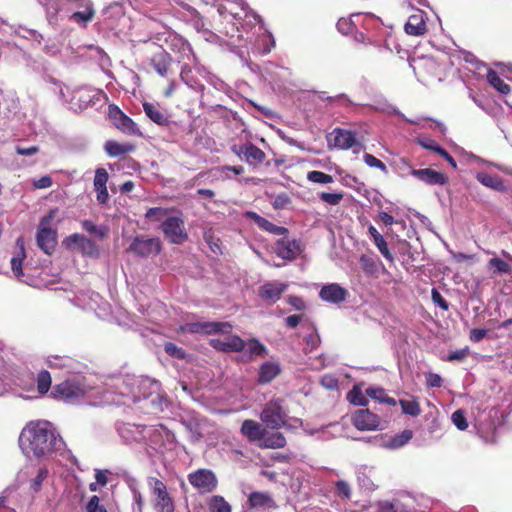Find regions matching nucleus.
Here are the masks:
<instances>
[{"label": "nucleus", "mask_w": 512, "mask_h": 512, "mask_svg": "<svg viewBox=\"0 0 512 512\" xmlns=\"http://www.w3.org/2000/svg\"><path fill=\"white\" fill-rule=\"evenodd\" d=\"M21 452L28 460H46L64 446V441L53 424L46 420L32 421L21 431Z\"/></svg>", "instance_id": "obj_1"}, {"label": "nucleus", "mask_w": 512, "mask_h": 512, "mask_svg": "<svg viewBox=\"0 0 512 512\" xmlns=\"http://www.w3.org/2000/svg\"><path fill=\"white\" fill-rule=\"evenodd\" d=\"M167 42L170 39V47L172 50L177 51L179 53V62H183L180 72V78L183 83H185L189 88L202 92L204 90V85H202L192 74V70L189 66L191 62L196 61V56L192 50L190 43L181 36L173 35L169 32H164L163 34H159L156 37L151 38V40L157 44L162 40Z\"/></svg>", "instance_id": "obj_2"}, {"label": "nucleus", "mask_w": 512, "mask_h": 512, "mask_svg": "<svg viewBox=\"0 0 512 512\" xmlns=\"http://www.w3.org/2000/svg\"><path fill=\"white\" fill-rule=\"evenodd\" d=\"M143 433L139 452L144 453L152 462L160 459L165 452L175 446L174 434L163 425H146Z\"/></svg>", "instance_id": "obj_3"}, {"label": "nucleus", "mask_w": 512, "mask_h": 512, "mask_svg": "<svg viewBox=\"0 0 512 512\" xmlns=\"http://www.w3.org/2000/svg\"><path fill=\"white\" fill-rule=\"evenodd\" d=\"M135 384H137V376L134 375L112 377L103 390L104 401L115 405L132 404V399L139 397L133 394Z\"/></svg>", "instance_id": "obj_4"}, {"label": "nucleus", "mask_w": 512, "mask_h": 512, "mask_svg": "<svg viewBox=\"0 0 512 512\" xmlns=\"http://www.w3.org/2000/svg\"><path fill=\"white\" fill-rule=\"evenodd\" d=\"M93 388L87 383L85 376L78 373L72 378L55 385L52 395L55 399L67 404L81 403Z\"/></svg>", "instance_id": "obj_5"}, {"label": "nucleus", "mask_w": 512, "mask_h": 512, "mask_svg": "<svg viewBox=\"0 0 512 512\" xmlns=\"http://www.w3.org/2000/svg\"><path fill=\"white\" fill-rule=\"evenodd\" d=\"M133 394L139 397L132 399V404L145 401L156 412H162L168 406L167 399L161 394L160 382L149 377H137Z\"/></svg>", "instance_id": "obj_6"}, {"label": "nucleus", "mask_w": 512, "mask_h": 512, "mask_svg": "<svg viewBox=\"0 0 512 512\" xmlns=\"http://www.w3.org/2000/svg\"><path fill=\"white\" fill-rule=\"evenodd\" d=\"M57 213V209L50 210L39 222L36 232V242L40 250L51 255L57 245V231L50 227Z\"/></svg>", "instance_id": "obj_7"}, {"label": "nucleus", "mask_w": 512, "mask_h": 512, "mask_svg": "<svg viewBox=\"0 0 512 512\" xmlns=\"http://www.w3.org/2000/svg\"><path fill=\"white\" fill-rule=\"evenodd\" d=\"M288 413L283 399H272L265 404L260 419L267 428L279 429L287 424Z\"/></svg>", "instance_id": "obj_8"}, {"label": "nucleus", "mask_w": 512, "mask_h": 512, "mask_svg": "<svg viewBox=\"0 0 512 512\" xmlns=\"http://www.w3.org/2000/svg\"><path fill=\"white\" fill-rule=\"evenodd\" d=\"M190 485L200 494L213 492L218 485L216 474L211 469L200 468L187 476Z\"/></svg>", "instance_id": "obj_9"}, {"label": "nucleus", "mask_w": 512, "mask_h": 512, "mask_svg": "<svg viewBox=\"0 0 512 512\" xmlns=\"http://www.w3.org/2000/svg\"><path fill=\"white\" fill-rule=\"evenodd\" d=\"M145 427L146 425H137L122 421H117L115 423V430L121 441L125 445L131 446L138 451L143 440V431Z\"/></svg>", "instance_id": "obj_10"}, {"label": "nucleus", "mask_w": 512, "mask_h": 512, "mask_svg": "<svg viewBox=\"0 0 512 512\" xmlns=\"http://www.w3.org/2000/svg\"><path fill=\"white\" fill-rule=\"evenodd\" d=\"M66 249L76 248L83 256L90 258H98L100 249L97 244L83 234L73 233L63 240Z\"/></svg>", "instance_id": "obj_11"}, {"label": "nucleus", "mask_w": 512, "mask_h": 512, "mask_svg": "<svg viewBox=\"0 0 512 512\" xmlns=\"http://www.w3.org/2000/svg\"><path fill=\"white\" fill-rule=\"evenodd\" d=\"M108 117L112 124L122 133L133 136L142 135L138 125L117 105L110 104L108 106Z\"/></svg>", "instance_id": "obj_12"}, {"label": "nucleus", "mask_w": 512, "mask_h": 512, "mask_svg": "<svg viewBox=\"0 0 512 512\" xmlns=\"http://www.w3.org/2000/svg\"><path fill=\"white\" fill-rule=\"evenodd\" d=\"M164 236L173 244H183L188 239L184 221L178 216H169L161 224Z\"/></svg>", "instance_id": "obj_13"}, {"label": "nucleus", "mask_w": 512, "mask_h": 512, "mask_svg": "<svg viewBox=\"0 0 512 512\" xmlns=\"http://www.w3.org/2000/svg\"><path fill=\"white\" fill-rule=\"evenodd\" d=\"M231 150L253 168L262 164L266 159L265 152L249 141L239 145L235 144L231 147Z\"/></svg>", "instance_id": "obj_14"}, {"label": "nucleus", "mask_w": 512, "mask_h": 512, "mask_svg": "<svg viewBox=\"0 0 512 512\" xmlns=\"http://www.w3.org/2000/svg\"><path fill=\"white\" fill-rule=\"evenodd\" d=\"M148 481L155 495L154 508L156 512H174V504L167 492L166 485L154 477H150Z\"/></svg>", "instance_id": "obj_15"}, {"label": "nucleus", "mask_w": 512, "mask_h": 512, "mask_svg": "<svg viewBox=\"0 0 512 512\" xmlns=\"http://www.w3.org/2000/svg\"><path fill=\"white\" fill-rule=\"evenodd\" d=\"M185 330L194 334H229L232 325L221 321L191 322L186 324Z\"/></svg>", "instance_id": "obj_16"}, {"label": "nucleus", "mask_w": 512, "mask_h": 512, "mask_svg": "<svg viewBox=\"0 0 512 512\" xmlns=\"http://www.w3.org/2000/svg\"><path fill=\"white\" fill-rule=\"evenodd\" d=\"M129 251L138 257H149L157 255L161 251V243L158 238H144L137 236L129 246Z\"/></svg>", "instance_id": "obj_17"}, {"label": "nucleus", "mask_w": 512, "mask_h": 512, "mask_svg": "<svg viewBox=\"0 0 512 512\" xmlns=\"http://www.w3.org/2000/svg\"><path fill=\"white\" fill-rule=\"evenodd\" d=\"M365 16V24L364 28L366 30L369 29L370 22L375 26H381L382 21L379 17L374 15L373 13H354L350 18H340L336 24L337 30L343 34L348 35L352 33L357 28V23L355 19H358L361 16Z\"/></svg>", "instance_id": "obj_18"}, {"label": "nucleus", "mask_w": 512, "mask_h": 512, "mask_svg": "<svg viewBox=\"0 0 512 512\" xmlns=\"http://www.w3.org/2000/svg\"><path fill=\"white\" fill-rule=\"evenodd\" d=\"M318 296L324 302L339 305L346 301L349 291L338 283H328L321 287Z\"/></svg>", "instance_id": "obj_19"}, {"label": "nucleus", "mask_w": 512, "mask_h": 512, "mask_svg": "<svg viewBox=\"0 0 512 512\" xmlns=\"http://www.w3.org/2000/svg\"><path fill=\"white\" fill-rule=\"evenodd\" d=\"M287 288V283L268 281L259 287L258 296L267 304H274L281 298Z\"/></svg>", "instance_id": "obj_20"}, {"label": "nucleus", "mask_w": 512, "mask_h": 512, "mask_svg": "<svg viewBox=\"0 0 512 512\" xmlns=\"http://www.w3.org/2000/svg\"><path fill=\"white\" fill-rule=\"evenodd\" d=\"M327 140L329 145L341 150H348L357 144L356 132L338 127L331 132Z\"/></svg>", "instance_id": "obj_21"}, {"label": "nucleus", "mask_w": 512, "mask_h": 512, "mask_svg": "<svg viewBox=\"0 0 512 512\" xmlns=\"http://www.w3.org/2000/svg\"><path fill=\"white\" fill-rule=\"evenodd\" d=\"M352 422L358 430L369 431L379 427L380 419L368 409H359L353 414Z\"/></svg>", "instance_id": "obj_22"}, {"label": "nucleus", "mask_w": 512, "mask_h": 512, "mask_svg": "<svg viewBox=\"0 0 512 512\" xmlns=\"http://www.w3.org/2000/svg\"><path fill=\"white\" fill-rule=\"evenodd\" d=\"M97 93L86 88H79L73 91L71 100L69 102V108L74 112H81L88 108L91 104H94V98Z\"/></svg>", "instance_id": "obj_23"}, {"label": "nucleus", "mask_w": 512, "mask_h": 512, "mask_svg": "<svg viewBox=\"0 0 512 512\" xmlns=\"http://www.w3.org/2000/svg\"><path fill=\"white\" fill-rule=\"evenodd\" d=\"M301 252L300 241L296 239L282 238L277 240L275 244V253L278 257L292 261Z\"/></svg>", "instance_id": "obj_24"}, {"label": "nucleus", "mask_w": 512, "mask_h": 512, "mask_svg": "<svg viewBox=\"0 0 512 512\" xmlns=\"http://www.w3.org/2000/svg\"><path fill=\"white\" fill-rule=\"evenodd\" d=\"M11 382L23 391H33L35 386V376L27 367H17L11 372Z\"/></svg>", "instance_id": "obj_25"}, {"label": "nucleus", "mask_w": 512, "mask_h": 512, "mask_svg": "<svg viewBox=\"0 0 512 512\" xmlns=\"http://www.w3.org/2000/svg\"><path fill=\"white\" fill-rule=\"evenodd\" d=\"M46 364L51 369L65 370L68 373H80L81 363L69 356L51 355L46 359Z\"/></svg>", "instance_id": "obj_26"}, {"label": "nucleus", "mask_w": 512, "mask_h": 512, "mask_svg": "<svg viewBox=\"0 0 512 512\" xmlns=\"http://www.w3.org/2000/svg\"><path fill=\"white\" fill-rule=\"evenodd\" d=\"M210 345L220 352H242L245 348V341L237 335H230L224 339H211Z\"/></svg>", "instance_id": "obj_27"}, {"label": "nucleus", "mask_w": 512, "mask_h": 512, "mask_svg": "<svg viewBox=\"0 0 512 512\" xmlns=\"http://www.w3.org/2000/svg\"><path fill=\"white\" fill-rule=\"evenodd\" d=\"M40 6L45 10L47 21L50 25H57L59 23L61 12L64 7L69 3L68 0H36Z\"/></svg>", "instance_id": "obj_28"}, {"label": "nucleus", "mask_w": 512, "mask_h": 512, "mask_svg": "<svg viewBox=\"0 0 512 512\" xmlns=\"http://www.w3.org/2000/svg\"><path fill=\"white\" fill-rule=\"evenodd\" d=\"M244 217L253 221L261 230L270 234L285 236L289 233V230L286 227L277 226L254 211H246L244 213Z\"/></svg>", "instance_id": "obj_29"}, {"label": "nucleus", "mask_w": 512, "mask_h": 512, "mask_svg": "<svg viewBox=\"0 0 512 512\" xmlns=\"http://www.w3.org/2000/svg\"><path fill=\"white\" fill-rule=\"evenodd\" d=\"M281 371L282 369L278 361H265L258 369L257 383L260 385L269 384Z\"/></svg>", "instance_id": "obj_30"}, {"label": "nucleus", "mask_w": 512, "mask_h": 512, "mask_svg": "<svg viewBox=\"0 0 512 512\" xmlns=\"http://www.w3.org/2000/svg\"><path fill=\"white\" fill-rule=\"evenodd\" d=\"M410 173L412 176L428 185H444L447 182V177L443 173L431 168L411 169Z\"/></svg>", "instance_id": "obj_31"}, {"label": "nucleus", "mask_w": 512, "mask_h": 512, "mask_svg": "<svg viewBox=\"0 0 512 512\" xmlns=\"http://www.w3.org/2000/svg\"><path fill=\"white\" fill-rule=\"evenodd\" d=\"M426 13L422 10L417 12L408 18L404 26V30L408 35L421 36L426 32Z\"/></svg>", "instance_id": "obj_32"}, {"label": "nucleus", "mask_w": 512, "mask_h": 512, "mask_svg": "<svg viewBox=\"0 0 512 512\" xmlns=\"http://www.w3.org/2000/svg\"><path fill=\"white\" fill-rule=\"evenodd\" d=\"M143 110L146 116L160 126H168L170 117L168 113L157 103L144 102Z\"/></svg>", "instance_id": "obj_33"}, {"label": "nucleus", "mask_w": 512, "mask_h": 512, "mask_svg": "<svg viewBox=\"0 0 512 512\" xmlns=\"http://www.w3.org/2000/svg\"><path fill=\"white\" fill-rule=\"evenodd\" d=\"M412 437L413 432L409 429H405L393 436L382 438L379 446L388 450H397L405 446Z\"/></svg>", "instance_id": "obj_34"}, {"label": "nucleus", "mask_w": 512, "mask_h": 512, "mask_svg": "<svg viewBox=\"0 0 512 512\" xmlns=\"http://www.w3.org/2000/svg\"><path fill=\"white\" fill-rule=\"evenodd\" d=\"M356 477L359 487L367 492H373L377 486L373 481L374 467L368 465H360L356 468Z\"/></svg>", "instance_id": "obj_35"}, {"label": "nucleus", "mask_w": 512, "mask_h": 512, "mask_svg": "<svg viewBox=\"0 0 512 512\" xmlns=\"http://www.w3.org/2000/svg\"><path fill=\"white\" fill-rule=\"evenodd\" d=\"M266 428L254 420H245L241 426V433L250 441L256 442L258 445L263 438Z\"/></svg>", "instance_id": "obj_36"}, {"label": "nucleus", "mask_w": 512, "mask_h": 512, "mask_svg": "<svg viewBox=\"0 0 512 512\" xmlns=\"http://www.w3.org/2000/svg\"><path fill=\"white\" fill-rule=\"evenodd\" d=\"M286 443V438L281 432H269L266 429L258 446L266 449H279L285 447Z\"/></svg>", "instance_id": "obj_37"}, {"label": "nucleus", "mask_w": 512, "mask_h": 512, "mask_svg": "<svg viewBox=\"0 0 512 512\" xmlns=\"http://www.w3.org/2000/svg\"><path fill=\"white\" fill-rule=\"evenodd\" d=\"M171 62V56L163 49L155 53L151 58L153 68L161 76L167 75Z\"/></svg>", "instance_id": "obj_38"}, {"label": "nucleus", "mask_w": 512, "mask_h": 512, "mask_svg": "<svg viewBox=\"0 0 512 512\" xmlns=\"http://www.w3.org/2000/svg\"><path fill=\"white\" fill-rule=\"evenodd\" d=\"M247 360H254L257 357L266 356L268 349L258 339L251 338L248 342H245V348L242 351Z\"/></svg>", "instance_id": "obj_39"}, {"label": "nucleus", "mask_w": 512, "mask_h": 512, "mask_svg": "<svg viewBox=\"0 0 512 512\" xmlns=\"http://www.w3.org/2000/svg\"><path fill=\"white\" fill-rule=\"evenodd\" d=\"M476 179L485 187L491 188L498 192H505L507 190L506 185L501 177L498 175H490L484 172H478Z\"/></svg>", "instance_id": "obj_40"}, {"label": "nucleus", "mask_w": 512, "mask_h": 512, "mask_svg": "<svg viewBox=\"0 0 512 512\" xmlns=\"http://www.w3.org/2000/svg\"><path fill=\"white\" fill-rule=\"evenodd\" d=\"M368 233L372 237L374 244L376 245L382 256L389 262H393L394 257L390 250L388 249V245L384 237L377 231V229L373 225L369 226Z\"/></svg>", "instance_id": "obj_41"}, {"label": "nucleus", "mask_w": 512, "mask_h": 512, "mask_svg": "<svg viewBox=\"0 0 512 512\" xmlns=\"http://www.w3.org/2000/svg\"><path fill=\"white\" fill-rule=\"evenodd\" d=\"M372 108L377 110V111H381V112H384V113H387V114H393V115H396L398 117H400L402 120H405V121H408L410 123H414L413 121H410L408 120L404 114H402L399 109L391 104L385 97L383 96H379V97H376L375 98V102L374 104L372 105Z\"/></svg>", "instance_id": "obj_42"}, {"label": "nucleus", "mask_w": 512, "mask_h": 512, "mask_svg": "<svg viewBox=\"0 0 512 512\" xmlns=\"http://www.w3.org/2000/svg\"><path fill=\"white\" fill-rule=\"evenodd\" d=\"M104 149L109 156L118 157L133 151L134 146L132 144H120L116 141L109 140L105 143Z\"/></svg>", "instance_id": "obj_43"}, {"label": "nucleus", "mask_w": 512, "mask_h": 512, "mask_svg": "<svg viewBox=\"0 0 512 512\" xmlns=\"http://www.w3.org/2000/svg\"><path fill=\"white\" fill-rule=\"evenodd\" d=\"M487 81L500 94L507 95L510 93V86L500 78L496 71L492 69L488 70Z\"/></svg>", "instance_id": "obj_44"}, {"label": "nucleus", "mask_w": 512, "mask_h": 512, "mask_svg": "<svg viewBox=\"0 0 512 512\" xmlns=\"http://www.w3.org/2000/svg\"><path fill=\"white\" fill-rule=\"evenodd\" d=\"M309 330L310 333L304 337L305 347L303 350L305 354L313 352L321 343L316 327L314 325H310Z\"/></svg>", "instance_id": "obj_45"}, {"label": "nucleus", "mask_w": 512, "mask_h": 512, "mask_svg": "<svg viewBox=\"0 0 512 512\" xmlns=\"http://www.w3.org/2000/svg\"><path fill=\"white\" fill-rule=\"evenodd\" d=\"M82 228L89 234L97 236L99 239H104L109 232L105 225H96L91 220L85 219L81 222Z\"/></svg>", "instance_id": "obj_46"}, {"label": "nucleus", "mask_w": 512, "mask_h": 512, "mask_svg": "<svg viewBox=\"0 0 512 512\" xmlns=\"http://www.w3.org/2000/svg\"><path fill=\"white\" fill-rule=\"evenodd\" d=\"M203 77L207 81V83L213 86L217 91L223 92L225 94H229L230 92H232V88L218 76L210 72H205Z\"/></svg>", "instance_id": "obj_47"}, {"label": "nucleus", "mask_w": 512, "mask_h": 512, "mask_svg": "<svg viewBox=\"0 0 512 512\" xmlns=\"http://www.w3.org/2000/svg\"><path fill=\"white\" fill-rule=\"evenodd\" d=\"M248 501L252 507H270L273 503L271 496L262 492H252L249 495Z\"/></svg>", "instance_id": "obj_48"}, {"label": "nucleus", "mask_w": 512, "mask_h": 512, "mask_svg": "<svg viewBox=\"0 0 512 512\" xmlns=\"http://www.w3.org/2000/svg\"><path fill=\"white\" fill-rule=\"evenodd\" d=\"M347 400L356 406H366L368 404L366 395L363 394L362 389L358 385H354L347 393Z\"/></svg>", "instance_id": "obj_49"}, {"label": "nucleus", "mask_w": 512, "mask_h": 512, "mask_svg": "<svg viewBox=\"0 0 512 512\" xmlns=\"http://www.w3.org/2000/svg\"><path fill=\"white\" fill-rule=\"evenodd\" d=\"M208 507L210 512H231L230 504L220 495H214Z\"/></svg>", "instance_id": "obj_50"}, {"label": "nucleus", "mask_w": 512, "mask_h": 512, "mask_svg": "<svg viewBox=\"0 0 512 512\" xmlns=\"http://www.w3.org/2000/svg\"><path fill=\"white\" fill-rule=\"evenodd\" d=\"M37 390L40 394H46L51 387V375L47 370H41L35 377Z\"/></svg>", "instance_id": "obj_51"}, {"label": "nucleus", "mask_w": 512, "mask_h": 512, "mask_svg": "<svg viewBox=\"0 0 512 512\" xmlns=\"http://www.w3.org/2000/svg\"><path fill=\"white\" fill-rule=\"evenodd\" d=\"M48 475L49 471L46 467L39 468L35 477L30 480V489L35 493L39 492Z\"/></svg>", "instance_id": "obj_52"}, {"label": "nucleus", "mask_w": 512, "mask_h": 512, "mask_svg": "<svg viewBox=\"0 0 512 512\" xmlns=\"http://www.w3.org/2000/svg\"><path fill=\"white\" fill-rule=\"evenodd\" d=\"M168 209L162 207L149 208L145 213V218L152 222H163L168 216Z\"/></svg>", "instance_id": "obj_53"}, {"label": "nucleus", "mask_w": 512, "mask_h": 512, "mask_svg": "<svg viewBox=\"0 0 512 512\" xmlns=\"http://www.w3.org/2000/svg\"><path fill=\"white\" fill-rule=\"evenodd\" d=\"M488 267L489 269L493 270V273L499 274L509 273L511 270V266L509 265L508 262L497 257H494L489 260Z\"/></svg>", "instance_id": "obj_54"}, {"label": "nucleus", "mask_w": 512, "mask_h": 512, "mask_svg": "<svg viewBox=\"0 0 512 512\" xmlns=\"http://www.w3.org/2000/svg\"><path fill=\"white\" fill-rule=\"evenodd\" d=\"M402 412L404 414L417 417L421 413V408L416 400H400Z\"/></svg>", "instance_id": "obj_55"}, {"label": "nucleus", "mask_w": 512, "mask_h": 512, "mask_svg": "<svg viewBox=\"0 0 512 512\" xmlns=\"http://www.w3.org/2000/svg\"><path fill=\"white\" fill-rule=\"evenodd\" d=\"M415 142L424 149L433 151L437 154H440V152L444 149L435 140L427 136L417 137Z\"/></svg>", "instance_id": "obj_56"}, {"label": "nucleus", "mask_w": 512, "mask_h": 512, "mask_svg": "<svg viewBox=\"0 0 512 512\" xmlns=\"http://www.w3.org/2000/svg\"><path fill=\"white\" fill-rule=\"evenodd\" d=\"M94 16V10L92 5L86 6L85 11H78L71 14L70 19L76 22H82L84 25L92 20Z\"/></svg>", "instance_id": "obj_57"}, {"label": "nucleus", "mask_w": 512, "mask_h": 512, "mask_svg": "<svg viewBox=\"0 0 512 512\" xmlns=\"http://www.w3.org/2000/svg\"><path fill=\"white\" fill-rule=\"evenodd\" d=\"M307 179L310 182L318 183V184H329L333 182V178L331 175L326 174L322 171L313 170L308 172Z\"/></svg>", "instance_id": "obj_58"}, {"label": "nucleus", "mask_w": 512, "mask_h": 512, "mask_svg": "<svg viewBox=\"0 0 512 512\" xmlns=\"http://www.w3.org/2000/svg\"><path fill=\"white\" fill-rule=\"evenodd\" d=\"M452 423L459 429L460 431H464L468 428V422L465 416V411L462 409H458L451 415Z\"/></svg>", "instance_id": "obj_59"}, {"label": "nucleus", "mask_w": 512, "mask_h": 512, "mask_svg": "<svg viewBox=\"0 0 512 512\" xmlns=\"http://www.w3.org/2000/svg\"><path fill=\"white\" fill-rule=\"evenodd\" d=\"M164 351L171 357L182 360L185 358V351L172 342L164 344Z\"/></svg>", "instance_id": "obj_60"}, {"label": "nucleus", "mask_w": 512, "mask_h": 512, "mask_svg": "<svg viewBox=\"0 0 512 512\" xmlns=\"http://www.w3.org/2000/svg\"><path fill=\"white\" fill-rule=\"evenodd\" d=\"M363 160L365 164L371 168H378L383 172H387L386 165L378 158H376L374 155L365 153L363 156Z\"/></svg>", "instance_id": "obj_61"}, {"label": "nucleus", "mask_w": 512, "mask_h": 512, "mask_svg": "<svg viewBox=\"0 0 512 512\" xmlns=\"http://www.w3.org/2000/svg\"><path fill=\"white\" fill-rule=\"evenodd\" d=\"M108 181V173L104 168H98L94 176V188H105Z\"/></svg>", "instance_id": "obj_62"}, {"label": "nucleus", "mask_w": 512, "mask_h": 512, "mask_svg": "<svg viewBox=\"0 0 512 512\" xmlns=\"http://www.w3.org/2000/svg\"><path fill=\"white\" fill-rule=\"evenodd\" d=\"M86 512H108L107 509L100 504V498L93 495L85 506Z\"/></svg>", "instance_id": "obj_63"}, {"label": "nucleus", "mask_w": 512, "mask_h": 512, "mask_svg": "<svg viewBox=\"0 0 512 512\" xmlns=\"http://www.w3.org/2000/svg\"><path fill=\"white\" fill-rule=\"evenodd\" d=\"M291 203V198L285 192L279 193L275 196L272 206L274 209H284Z\"/></svg>", "instance_id": "obj_64"}]
</instances>
